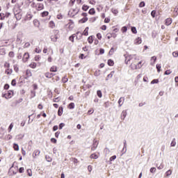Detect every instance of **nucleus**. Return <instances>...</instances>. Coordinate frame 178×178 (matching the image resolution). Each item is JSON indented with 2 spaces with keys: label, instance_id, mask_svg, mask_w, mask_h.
<instances>
[{
  "label": "nucleus",
  "instance_id": "nucleus-32",
  "mask_svg": "<svg viewBox=\"0 0 178 178\" xmlns=\"http://www.w3.org/2000/svg\"><path fill=\"white\" fill-rule=\"evenodd\" d=\"M97 147H98V143H97V142L94 143L92 147H91V150L92 151H95L97 149Z\"/></svg>",
  "mask_w": 178,
  "mask_h": 178
},
{
  "label": "nucleus",
  "instance_id": "nucleus-20",
  "mask_svg": "<svg viewBox=\"0 0 178 178\" xmlns=\"http://www.w3.org/2000/svg\"><path fill=\"white\" fill-rule=\"evenodd\" d=\"M38 155H40V150L36 149L33 152V158H37V156H38Z\"/></svg>",
  "mask_w": 178,
  "mask_h": 178
},
{
  "label": "nucleus",
  "instance_id": "nucleus-50",
  "mask_svg": "<svg viewBox=\"0 0 178 178\" xmlns=\"http://www.w3.org/2000/svg\"><path fill=\"white\" fill-rule=\"evenodd\" d=\"M171 147H176V139L174 138L171 142Z\"/></svg>",
  "mask_w": 178,
  "mask_h": 178
},
{
  "label": "nucleus",
  "instance_id": "nucleus-63",
  "mask_svg": "<svg viewBox=\"0 0 178 178\" xmlns=\"http://www.w3.org/2000/svg\"><path fill=\"white\" fill-rule=\"evenodd\" d=\"M166 176H170L172 175V170H169L165 172Z\"/></svg>",
  "mask_w": 178,
  "mask_h": 178
},
{
  "label": "nucleus",
  "instance_id": "nucleus-48",
  "mask_svg": "<svg viewBox=\"0 0 178 178\" xmlns=\"http://www.w3.org/2000/svg\"><path fill=\"white\" fill-rule=\"evenodd\" d=\"M8 56H9L10 58H15V52H13V51H10V52L8 53Z\"/></svg>",
  "mask_w": 178,
  "mask_h": 178
},
{
  "label": "nucleus",
  "instance_id": "nucleus-39",
  "mask_svg": "<svg viewBox=\"0 0 178 178\" xmlns=\"http://www.w3.org/2000/svg\"><path fill=\"white\" fill-rule=\"evenodd\" d=\"M108 66H113L115 65V62H113V60L109 59L107 62Z\"/></svg>",
  "mask_w": 178,
  "mask_h": 178
},
{
  "label": "nucleus",
  "instance_id": "nucleus-7",
  "mask_svg": "<svg viewBox=\"0 0 178 178\" xmlns=\"http://www.w3.org/2000/svg\"><path fill=\"white\" fill-rule=\"evenodd\" d=\"M13 95H14L13 90H8V92L4 94L3 93L1 96L3 97V98H6V99H9L12 98Z\"/></svg>",
  "mask_w": 178,
  "mask_h": 178
},
{
  "label": "nucleus",
  "instance_id": "nucleus-21",
  "mask_svg": "<svg viewBox=\"0 0 178 178\" xmlns=\"http://www.w3.org/2000/svg\"><path fill=\"white\" fill-rule=\"evenodd\" d=\"M86 22H88V17H83L79 21V23H80L81 24H83V23H86Z\"/></svg>",
  "mask_w": 178,
  "mask_h": 178
},
{
  "label": "nucleus",
  "instance_id": "nucleus-11",
  "mask_svg": "<svg viewBox=\"0 0 178 178\" xmlns=\"http://www.w3.org/2000/svg\"><path fill=\"white\" fill-rule=\"evenodd\" d=\"M86 58H90V51L85 54H80L79 56V59H86Z\"/></svg>",
  "mask_w": 178,
  "mask_h": 178
},
{
  "label": "nucleus",
  "instance_id": "nucleus-54",
  "mask_svg": "<svg viewBox=\"0 0 178 178\" xmlns=\"http://www.w3.org/2000/svg\"><path fill=\"white\" fill-rule=\"evenodd\" d=\"M131 31L134 34H137V29H136V27H131Z\"/></svg>",
  "mask_w": 178,
  "mask_h": 178
},
{
  "label": "nucleus",
  "instance_id": "nucleus-13",
  "mask_svg": "<svg viewBox=\"0 0 178 178\" xmlns=\"http://www.w3.org/2000/svg\"><path fill=\"white\" fill-rule=\"evenodd\" d=\"M33 76V73L31 72V70H26V76L25 79H29V77H31Z\"/></svg>",
  "mask_w": 178,
  "mask_h": 178
},
{
  "label": "nucleus",
  "instance_id": "nucleus-2",
  "mask_svg": "<svg viewBox=\"0 0 178 178\" xmlns=\"http://www.w3.org/2000/svg\"><path fill=\"white\" fill-rule=\"evenodd\" d=\"M14 15L17 20H21L23 16V12L19 7H15L14 8Z\"/></svg>",
  "mask_w": 178,
  "mask_h": 178
},
{
  "label": "nucleus",
  "instance_id": "nucleus-61",
  "mask_svg": "<svg viewBox=\"0 0 178 178\" xmlns=\"http://www.w3.org/2000/svg\"><path fill=\"white\" fill-rule=\"evenodd\" d=\"M111 22V18L109 17H106L104 19V23H110Z\"/></svg>",
  "mask_w": 178,
  "mask_h": 178
},
{
  "label": "nucleus",
  "instance_id": "nucleus-15",
  "mask_svg": "<svg viewBox=\"0 0 178 178\" xmlns=\"http://www.w3.org/2000/svg\"><path fill=\"white\" fill-rule=\"evenodd\" d=\"M141 42H143V40L141 39V38H138L134 40L135 45H140Z\"/></svg>",
  "mask_w": 178,
  "mask_h": 178
},
{
  "label": "nucleus",
  "instance_id": "nucleus-26",
  "mask_svg": "<svg viewBox=\"0 0 178 178\" xmlns=\"http://www.w3.org/2000/svg\"><path fill=\"white\" fill-rule=\"evenodd\" d=\"M124 103V97H120V99L118 100L119 106H122V105H123Z\"/></svg>",
  "mask_w": 178,
  "mask_h": 178
},
{
  "label": "nucleus",
  "instance_id": "nucleus-9",
  "mask_svg": "<svg viewBox=\"0 0 178 178\" xmlns=\"http://www.w3.org/2000/svg\"><path fill=\"white\" fill-rule=\"evenodd\" d=\"M66 26H67L69 31H72V30L74 29V22H73L72 19H70V22L67 23Z\"/></svg>",
  "mask_w": 178,
  "mask_h": 178
},
{
  "label": "nucleus",
  "instance_id": "nucleus-56",
  "mask_svg": "<svg viewBox=\"0 0 178 178\" xmlns=\"http://www.w3.org/2000/svg\"><path fill=\"white\" fill-rule=\"evenodd\" d=\"M172 56H174V58H177V56H178V51H173L172 52Z\"/></svg>",
  "mask_w": 178,
  "mask_h": 178
},
{
  "label": "nucleus",
  "instance_id": "nucleus-41",
  "mask_svg": "<svg viewBox=\"0 0 178 178\" xmlns=\"http://www.w3.org/2000/svg\"><path fill=\"white\" fill-rule=\"evenodd\" d=\"M96 37L97 38L101 41V40H102V34H101V33H98L97 35H96Z\"/></svg>",
  "mask_w": 178,
  "mask_h": 178
},
{
  "label": "nucleus",
  "instance_id": "nucleus-29",
  "mask_svg": "<svg viewBox=\"0 0 178 178\" xmlns=\"http://www.w3.org/2000/svg\"><path fill=\"white\" fill-rule=\"evenodd\" d=\"M50 72H52L54 73H56V72H58V67L53 65L52 67H51L50 68Z\"/></svg>",
  "mask_w": 178,
  "mask_h": 178
},
{
  "label": "nucleus",
  "instance_id": "nucleus-31",
  "mask_svg": "<svg viewBox=\"0 0 178 178\" xmlns=\"http://www.w3.org/2000/svg\"><path fill=\"white\" fill-rule=\"evenodd\" d=\"M90 159H98L97 153H93L90 156Z\"/></svg>",
  "mask_w": 178,
  "mask_h": 178
},
{
  "label": "nucleus",
  "instance_id": "nucleus-35",
  "mask_svg": "<svg viewBox=\"0 0 178 178\" xmlns=\"http://www.w3.org/2000/svg\"><path fill=\"white\" fill-rule=\"evenodd\" d=\"M70 161H72L74 165H77V163L79 162V159L73 157L70 159Z\"/></svg>",
  "mask_w": 178,
  "mask_h": 178
},
{
  "label": "nucleus",
  "instance_id": "nucleus-51",
  "mask_svg": "<svg viewBox=\"0 0 178 178\" xmlns=\"http://www.w3.org/2000/svg\"><path fill=\"white\" fill-rule=\"evenodd\" d=\"M4 67H6V69H9L10 67V64L8 62H6L4 63Z\"/></svg>",
  "mask_w": 178,
  "mask_h": 178
},
{
  "label": "nucleus",
  "instance_id": "nucleus-25",
  "mask_svg": "<svg viewBox=\"0 0 178 178\" xmlns=\"http://www.w3.org/2000/svg\"><path fill=\"white\" fill-rule=\"evenodd\" d=\"M97 19H98V17H92L89 19V22L95 23V22H97Z\"/></svg>",
  "mask_w": 178,
  "mask_h": 178
},
{
  "label": "nucleus",
  "instance_id": "nucleus-36",
  "mask_svg": "<svg viewBox=\"0 0 178 178\" xmlns=\"http://www.w3.org/2000/svg\"><path fill=\"white\" fill-rule=\"evenodd\" d=\"M116 49H118V48H113V47H112V48L110 49V51H109V52H108V54H109V55H113V54H115V51H116Z\"/></svg>",
  "mask_w": 178,
  "mask_h": 178
},
{
  "label": "nucleus",
  "instance_id": "nucleus-12",
  "mask_svg": "<svg viewBox=\"0 0 178 178\" xmlns=\"http://www.w3.org/2000/svg\"><path fill=\"white\" fill-rule=\"evenodd\" d=\"M106 37L107 38L108 40H111V38H116V37H118V35H116V33H108L106 35Z\"/></svg>",
  "mask_w": 178,
  "mask_h": 178
},
{
  "label": "nucleus",
  "instance_id": "nucleus-28",
  "mask_svg": "<svg viewBox=\"0 0 178 178\" xmlns=\"http://www.w3.org/2000/svg\"><path fill=\"white\" fill-rule=\"evenodd\" d=\"M13 71L12 70V69L10 68H7L6 70H5V74H8V76H10V74H12V72Z\"/></svg>",
  "mask_w": 178,
  "mask_h": 178
},
{
  "label": "nucleus",
  "instance_id": "nucleus-40",
  "mask_svg": "<svg viewBox=\"0 0 178 178\" xmlns=\"http://www.w3.org/2000/svg\"><path fill=\"white\" fill-rule=\"evenodd\" d=\"M68 109H74V103L72 102L67 106Z\"/></svg>",
  "mask_w": 178,
  "mask_h": 178
},
{
  "label": "nucleus",
  "instance_id": "nucleus-5",
  "mask_svg": "<svg viewBox=\"0 0 178 178\" xmlns=\"http://www.w3.org/2000/svg\"><path fill=\"white\" fill-rule=\"evenodd\" d=\"M83 2V0H70L69 2V6L73 7V6H79L80 9V5H81Z\"/></svg>",
  "mask_w": 178,
  "mask_h": 178
},
{
  "label": "nucleus",
  "instance_id": "nucleus-34",
  "mask_svg": "<svg viewBox=\"0 0 178 178\" xmlns=\"http://www.w3.org/2000/svg\"><path fill=\"white\" fill-rule=\"evenodd\" d=\"M40 15H41L42 17H47V16H48V15H49V12L44 11V12L41 13Z\"/></svg>",
  "mask_w": 178,
  "mask_h": 178
},
{
  "label": "nucleus",
  "instance_id": "nucleus-57",
  "mask_svg": "<svg viewBox=\"0 0 178 178\" xmlns=\"http://www.w3.org/2000/svg\"><path fill=\"white\" fill-rule=\"evenodd\" d=\"M171 73H172V70H166L165 72H164V74H165V75H169V74H171Z\"/></svg>",
  "mask_w": 178,
  "mask_h": 178
},
{
  "label": "nucleus",
  "instance_id": "nucleus-24",
  "mask_svg": "<svg viewBox=\"0 0 178 178\" xmlns=\"http://www.w3.org/2000/svg\"><path fill=\"white\" fill-rule=\"evenodd\" d=\"M33 24H34L35 27H38V28L40 27V21L38 19H34Z\"/></svg>",
  "mask_w": 178,
  "mask_h": 178
},
{
  "label": "nucleus",
  "instance_id": "nucleus-64",
  "mask_svg": "<svg viewBox=\"0 0 178 178\" xmlns=\"http://www.w3.org/2000/svg\"><path fill=\"white\" fill-rule=\"evenodd\" d=\"M156 67L157 69L158 73H159L161 72V65H156Z\"/></svg>",
  "mask_w": 178,
  "mask_h": 178
},
{
  "label": "nucleus",
  "instance_id": "nucleus-4",
  "mask_svg": "<svg viewBox=\"0 0 178 178\" xmlns=\"http://www.w3.org/2000/svg\"><path fill=\"white\" fill-rule=\"evenodd\" d=\"M83 37V34L81 32H76V33L72 34L71 36L69 37L70 41L74 42V38L76 40H80Z\"/></svg>",
  "mask_w": 178,
  "mask_h": 178
},
{
  "label": "nucleus",
  "instance_id": "nucleus-42",
  "mask_svg": "<svg viewBox=\"0 0 178 178\" xmlns=\"http://www.w3.org/2000/svg\"><path fill=\"white\" fill-rule=\"evenodd\" d=\"M13 149H15V151H19V145L14 143L13 144Z\"/></svg>",
  "mask_w": 178,
  "mask_h": 178
},
{
  "label": "nucleus",
  "instance_id": "nucleus-43",
  "mask_svg": "<svg viewBox=\"0 0 178 178\" xmlns=\"http://www.w3.org/2000/svg\"><path fill=\"white\" fill-rule=\"evenodd\" d=\"M97 95L99 97V98H102V92L101 90H97Z\"/></svg>",
  "mask_w": 178,
  "mask_h": 178
},
{
  "label": "nucleus",
  "instance_id": "nucleus-6",
  "mask_svg": "<svg viewBox=\"0 0 178 178\" xmlns=\"http://www.w3.org/2000/svg\"><path fill=\"white\" fill-rule=\"evenodd\" d=\"M54 33L55 35L51 36V40L53 42H56L59 38V30H54Z\"/></svg>",
  "mask_w": 178,
  "mask_h": 178
},
{
  "label": "nucleus",
  "instance_id": "nucleus-38",
  "mask_svg": "<svg viewBox=\"0 0 178 178\" xmlns=\"http://www.w3.org/2000/svg\"><path fill=\"white\" fill-rule=\"evenodd\" d=\"M34 60L35 62H40V60H41V56H40V55L35 56Z\"/></svg>",
  "mask_w": 178,
  "mask_h": 178
},
{
  "label": "nucleus",
  "instance_id": "nucleus-19",
  "mask_svg": "<svg viewBox=\"0 0 178 178\" xmlns=\"http://www.w3.org/2000/svg\"><path fill=\"white\" fill-rule=\"evenodd\" d=\"M165 24V26H170V24H172V18H167Z\"/></svg>",
  "mask_w": 178,
  "mask_h": 178
},
{
  "label": "nucleus",
  "instance_id": "nucleus-33",
  "mask_svg": "<svg viewBox=\"0 0 178 178\" xmlns=\"http://www.w3.org/2000/svg\"><path fill=\"white\" fill-rule=\"evenodd\" d=\"M62 83H63L64 84L67 83V81H69V79L67 78V76H65L62 78V80H61Z\"/></svg>",
  "mask_w": 178,
  "mask_h": 178
},
{
  "label": "nucleus",
  "instance_id": "nucleus-14",
  "mask_svg": "<svg viewBox=\"0 0 178 178\" xmlns=\"http://www.w3.org/2000/svg\"><path fill=\"white\" fill-rule=\"evenodd\" d=\"M94 40H95V36L90 35L88 38V44H92L94 42Z\"/></svg>",
  "mask_w": 178,
  "mask_h": 178
},
{
  "label": "nucleus",
  "instance_id": "nucleus-30",
  "mask_svg": "<svg viewBox=\"0 0 178 178\" xmlns=\"http://www.w3.org/2000/svg\"><path fill=\"white\" fill-rule=\"evenodd\" d=\"M29 67H31V69H35V67H37V63L32 62L29 64Z\"/></svg>",
  "mask_w": 178,
  "mask_h": 178
},
{
  "label": "nucleus",
  "instance_id": "nucleus-58",
  "mask_svg": "<svg viewBox=\"0 0 178 178\" xmlns=\"http://www.w3.org/2000/svg\"><path fill=\"white\" fill-rule=\"evenodd\" d=\"M35 52H36V54H40L41 52V49H40V47H36L35 49Z\"/></svg>",
  "mask_w": 178,
  "mask_h": 178
},
{
  "label": "nucleus",
  "instance_id": "nucleus-60",
  "mask_svg": "<svg viewBox=\"0 0 178 178\" xmlns=\"http://www.w3.org/2000/svg\"><path fill=\"white\" fill-rule=\"evenodd\" d=\"M121 31L122 33H126V31H127V26H123L121 29Z\"/></svg>",
  "mask_w": 178,
  "mask_h": 178
},
{
  "label": "nucleus",
  "instance_id": "nucleus-23",
  "mask_svg": "<svg viewBox=\"0 0 178 178\" xmlns=\"http://www.w3.org/2000/svg\"><path fill=\"white\" fill-rule=\"evenodd\" d=\"M127 116V112L126 111H123L121 113V119L122 120H124V118Z\"/></svg>",
  "mask_w": 178,
  "mask_h": 178
},
{
  "label": "nucleus",
  "instance_id": "nucleus-3",
  "mask_svg": "<svg viewBox=\"0 0 178 178\" xmlns=\"http://www.w3.org/2000/svg\"><path fill=\"white\" fill-rule=\"evenodd\" d=\"M31 8L35 9V10L40 11L44 10V3L32 2L31 5Z\"/></svg>",
  "mask_w": 178,
  "mask_h": 178
},
{
  "label": "nucleus",
  "instance_id": "nucleus-10",
  "mask_svg": "<svg viewBox=\"0 0 178 178\" xmlns=\"http://www.w3.org/2000/svg\"><path fill=\"white\" fill-rule=\"evenodd\" d=\"M29 59H30V54H29V52L24 53L22 57V62H24V63H26V62L29 61Z\"/></svg>",
  "mask_w": 178,
  "mask_h": 178
},
{
  "label": "nucleus",
  "instance_id": "nucleus-18",
  "mask_svg": "<svg viewBox=\"0 0 178 178\" xmlns=\"http://www.w3.org/2000/svg\"><path fill=\"white\" fill-rule=\"evenodd\" d=\"M58 115L59 116H62V115H63V106H60L58 108Z\"/></svg>",
  "mask_w": 178,
  "mask_h": 178
},
{
  "label": "nucleus",
  "instance_id": "nucleus-46",
  "mask_svg": "<svg viewBox=\"0 0 178 178\" xmlns=\"http://www.w3.org/2000/svg\"><path fill=\"white\" fill-rule=\"evenodd\" d=\"M26 172H27V173H28V176H29V177L33 176V171H31V169H28V170H26Z\"/></svg>",
  "mask_w": 178,
  "mask_h": 178
},
{
  "label": "nucleus",
  "instance_id": "nucleus-16",
  "mask_svg": "<svg viewBox=\"0 0 178 178\" xmlns=\"http://www.w3.org/2000/svg\"><path fill=\"white\" fill-rule=\"evenodd\" d=\"M48 26L49 29H55V27H56V25L54 21H50L48 24Z\"/></svg>",
  "mask_w": 178,
  "mask_h": 178
},
{
  "label": "nucleus",
  "instance_id": "nucleus-55",
  "mask_svg": "<svg viewBox=\"0 0 178 178\" xmlns=\"http://www.w3.org/2000/svg\"><path fill=\"white\" fill-rule=\"evenodd\" d=\"M88 2L90 5H95L97 3V1H95V0H88Z\"/></svg>",
  "mask_w": 178,
  "mask_h": 178
},
{
  "label": "nucleus",
  "instance_id": "nucleus-62",
  "mask_svg": "<svg viewBox=\"0 0 178 178\" xmlns=\"http://www.w3.org/2000/svg\"><path fill=\"white\" fill-rule=\"evenodd\" d=\"M92 113H94V108H90L88 111V115H92Z\"/></svg>",
  "mask_w": 178,
  "mask_h": 178
},
{
  "label": "nucleus",
  "instance_id": "nucleus-47",
  "mask_svg": "<svg viewBox=\"0 0 178 178\" xmlns=\"http://www.w3.org/2000/svg\"><path fill=\"white\" fill-rule=\"evenodd\" d=\"M159 83V79H153L151 81V84H158Z\"/></svg>",
  "mask_w": 178,
  "mask_h": 178
},
{
  "label": "nucleus",
  "instance_id": "nucleus-59",
  "mask_svg": "<svg viewBox=\"0 0 178 178\" xmlns=\"http://www.w3.org/2000/svg\"><path fill=\"white\" fill-rule=\"evenodd\" d=\"M57 19H58V20H62V19H63V15L62 14L57 15Z\"/></svg>",
  "mask_w": 178,
  "mask_h": 178
},
{
  "label": "nucleus",
  "instance_id": "nucleus-53",
  "mask_svg": "<svg viewBox=\"0 0 178 178\" xmlns=\"http://www.w3.org/2000/svg\"><path fill=\"white\" fill-rule=\"evenodd\" d=\"M13 67H14L15 72H16V73H17L19 72V67L17 66V65H14Z\"/></svg>",
  "mask_w": 178,
  "mask_h": 178
},
{
  "label": "nucleus",
  "instance_id": "nucleus-27",
  "mask_svg": "<svg viewBox=\"0 0 178 178\" xmlns=\"http://www.w3.org/2000/svg\"><path fill=\"white\" fill-rule=\"evenodd\" d=\"M95 13H96L95 8H90L88 11V14L91 15H95Z\"/></svg>",
  "mask_w": 178,
  "mask_h": 178
},
{
  "label": "nucleus",
  "instance_id": "nucleus-49",
  "mask_svg": "<svg viewBox=\"0 0 178 178\" xmlns=\"http://www.w3.org/2000/svg\"><path fill=\"white\" fill-rule=\"evenodd\" d=\"M60 102V97H56L53 99V102Z\"/></svg>",
  "mask_w": 178,
  "mask_h": 178
},
{
  "label": "nucleus",
  "instance_id": "nucleus-8",
  "mask_svg": "<svg viewBox=\"0 0 178 178\" xmlns=\"http://www.w3.org/2000/svg\"><path fill=\"white\" fill-rule=\"evenodd\" d=\"M80 12V6H77L75 7V8L72 9V11H70L71 13V16L74 17V16H76Z\"/></svg>",
  "mask_w": 178,
  "mask_h": 178
},
{
  "label": "nucleus",
  "instance_id": "nucleus-37",
  "mask_svg": "<svg viewBox=\"0 0 178 178\" xmlns=\"http://www.w3.org/2000/svg\"><path fill=\"white\" fill-rule=\"evenodd\" d=\"M88 9H90V6H88V5L84 4L82 6V10H84V12H87Z\"/></svg>",
  "mask_w": 178,
  "mask_h": 178
},
{
  "label": "nucleus",
  "instance_id": "nucleus-52",
  "mask_svg": "<svg viewBox=\"0 0 178 178\" xmlns=\"http://www.w3.org/2000/svg\"><path fill=\"white\" fill-rule=\"evenodd\" d=\"M35 97V90L31 91V98H34Z\"/></svg>",
  "mask_w": 178,
  "mask_h": 178
},
{
  "label": "nucleus",
  "instance_id": "nucleus-1",
  "mask_svg": "<svg viewBox=\"0 0 178 178\" xmlns=\"http://www.w3.org/2000/svg\"><path fill=\"white\" fill-rule=\"evenodd\" d=\"M124 56L125 58V64L129 65L131 70H138V69H141L143 66H144V63H145L144 60H140V58L136 56V55L127 54L124 55ZM131 60V63L130 64Z\"/></svg>",
  "mask_w": 178,
  "mask_h": 178
},
{
  "label": "nucleus",
  "instance_id": "nucleus-22",
  "mask_svg": "<svg viewBox=\"0 0 178 178\" xmlns=\"http://www.w3.org/2000/svg\"><path fill=\"white\" fill-rule=\"evenodd\" d=\"M88 30H90V28L87 26L83 31V33H81L82 35H85L86 37H87V35H88Z\"/></svg>",
  "mask_w": 178,
  "mask_h": 178
},
{
  "label": "nucleus",
  "instance_id": "nucleus-45",
  "mask_svg": "<svg viewBox=\"0 0 178 178\" xmlns=\"http://www.w3.org/2000/svg\"><path fill=\"white\" fill-rule=\"evenodd\" d=\"M151 61L152 62L153 65H154L155 62H156V56H154L151 58Z\"/></svg>",
  "mask_w": 178,
  "mask_h": 178
},
{
  "label": "nucleus",
  "instance_id": "nucleus-17",
  "mask_svg": "<svg viewBox=\"0 0 178 178\" xmlns=\"http://www.w3.org/2000/svg\"><path fill=\"white\" fill-rule=\"evenodd\" d=\"M44 76L47 79H52V77H54V74L51 72H46L44 73Z\"/></svg>",
  "mask_w": 178,
  "mask_h": 178
},
{
  "label": "nucleus",
  "instance_id": "nucleus-44",
  "mask_svg": "<svg viewBox=\"0 0 178 178\" xmlns=\"http://www.w3.org/2000/svg\"><path fill=\"white\" fill-rule=\"evenodd\" d=\"M111 12H112V13H113V15H118L119 13V11L116 8H113L111 10Z\"/></svg>",
  "mask_w": 178,
  "mask_h": 178
}]
</instances>
